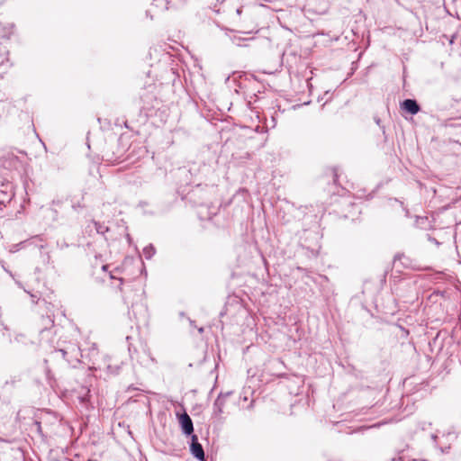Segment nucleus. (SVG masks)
<instances>
[{"label":"nucleus","mask_w":461,"mask_h":461,"mask_svg":"<svg viewBox=\"0 0 461 461\" xmlns=\"http://www.w3.org/2000/svg\"><path fill=\"white\" fill-rule=\"evenodd\" d=\"M60 353L62 357L69 364H75L79 362L80 349L77 345H69L66 348H60L57 350Z\"/></svg>","instance_id":"obj_1"},{"label":"nucleus","mask_w":461,"mask_h":461,"mask_svg":"<svg viewBox=\"0 0 461 461\" xmlns=\"http://www.w3.org/2000/svg\"><path fill=\"white\" fill-rule=\"evenodd\" d=\"M182 431L186 436L194 435V425L190 416L185 411L178 417Z\"/></svg>","instance_id":"obj_2"},{"label":"nucleus","mask_w":461,"mask_h":461,"mask_svg":"<svg viewBox=\"0 0 461 461\" xmlns=\"http://www.w3.org/2000/svg\"><path fill=\"white\" fill-rule=\"evenodd\" d=\"M191 439V452L193 456L200 461H204V451L203 446L198 442V437L192 435Z\"/></svg>","instance_id":"obj_3"},{"label":"nucleus","mask_w":461,"mask_h":461,"mask_svg":"<svg viewBox=\"0 0 461 461\" xmlns=\"http://www.w3.org/2000/svg\"><path fill=\"white\" fill-rule=\"evenodd\" d=\"M231 394V392H227L225 393H221L216 398L213 403V413L215 416H220L223 412V407L225 404L226 399Z\"/></svg>","instance_id":"obj_4"},{"label":"nucleus","mask_w":461,"mask_h":461,"mask_svg":"<svg viewBox=\"0 0 461 461\" xmlns=\"http://www.w3.org/2000/svg\"><path fill=\"white\" fill-rule=\"evenodd\" d=\"M401 105L404 111L410 113L411 114H416L420 110V105L414 99H406L402 103Z\"/></svg>","instance_id":"obj_5"},{"label":"nucleus","mask_w":461,"mask_h":461,"mask_svg":"<svg viewBox=\"0 0 461 461\" xmlns=\"http://www.w3.org/2000/svg\"><path fill=\"white\" fill-rule=\"evenodd\" d=\"M19 164L18 157L14 154L8 153L5 157V160L4 162V167L7 168H17V165Z\"/></svg>","instance_id":"obj_6"},{"label":"nucleus","mask_w":461,"mask_h":461,"mask_svg":"<svg viewBox=\"0 0 461 461\" xmlns=\"http://www.w3.org/2000/svg\"><path fill=\"white\" fill-rule=\"evenodd\" d=\"M122 157V153H121L119 156H114V154H111L109 151H106L104 155V158L106 161L112 163V164H117L121 161Z\"/></svg>","instance_id":"obj_7"},{"label":"nucleus","mask_w":461,"mask_h":461,"mask_svg":"<svg viewBox=\"0 0 461 461\" xmlns=\"http://www.w3.org/2000/svg\"><path fill=\"white\" fill-rule=\"evenodd\" d=\"M1 187V192L5 194L8 200H11L14 194L13 192V186L10 184H2Z\"/></svg>","instance_id":"obj_8"},{"label":"nucleus","mask_w":461,"mask_h":461,"mask_svg":"<svg viewBox=\"0 0 461 461\" xmlns=\"http://www.w3.org/2000/svg\"><path fill=\"white\" fill-rule=\"evenodd\" d=\"M155 254V248L152 245H149L143 249V255L147 259H150Z\"/></svg>","instance_id":"obj_9"},{"label":"nucleus","mask_w":461,"mask_h":461,"mask_svg":"<svg viewBox=\"0 0 461 461\" xmlns=\"http://www.w3.org/2000/svg\"><path fill=\"white\" fill-rule=\"evenodd\" d=\"M129 351H130L131 357L132 359H136L137 361H139L140 363L145 362L144 359H140L139 352L136 349H132L131 347H129Z\"/></svg>","instance_id":"obj_10"},{"label":"nucleus","mask_w":461,"mask_h":461,"mask_svg":"<svg viewBox=\"0 0 461 461\" xmlns=\"http://www.w3.org/2000/svg\"><path fill=\"white\" fill-rule=\"evenodd\" d=\"M94 224H95V230L97 231V233L104 234V232H106L108 230V228L102 225L100 222L94 221Z\"/></svg>","instance_id":"obj_11"},{"label":"nucleus","mask_w":461,"mask_h":461,"mask_svg":"<svg viewBox=\"0 0 461 461\" xmlns=\"http://www.w3.org/2000/svg\"><path fill=\"white\" fill-rule=\"evenodd\" d=\"M57 247L60 249H64L66 248H68V244L66 242V240H58L57 241Z\"/></svg>","instance_id":"obj_12"},{"label":"nucleus","mask_w":461,"mask_h":461,"mask_svg":"<svg viewBox=\"0 0 461 461\" xmlns=\"http://www.w3.org/2000/svg\"><path fill=\"white\" fill-rule=\"evenodd\" d=\"M141 346H142V351H143V353L147 356V357L150 358V359H151V361H153V362H154L155 360H154V358H152V357H150L149 352V348H147V346H146V345H141Z\"/></svg>","instance_id":"obj_13"},{"label":"nucleus","mask_w":461,"mask_h":461,"mask_svg":"<svg viewBox=\"0 0 461 461\" xmlns=\"http://www.w3.org/2000/svg\"><path fill=\"white\" fill-rule=\"evenodd\" d=\"M428 240L430 241L431 243H434L438 247L440 245V242H438L435 238L429 235H428Z\"/></svg>","instance_id":"obj_14"},{"label":"nucleus","mask_w":461,"mask_h":461,"mask_svg":"<svg viewBox=\"0 0 461 461\" xmlns=\"http://www.w3.org/2000/svg\"><path fill=\"white\" fill-rule=\"evenodd\" d=\"M337 179H338V173H337V169L334 168L333 169V181L335 184L337 183Z\"/></svg>","instance_id":"obj_15"},{"label":"nucleus","mask_w":461,"mask_h":461,"mask_svg":"<svg viewBox=\"0 0 461 461\" xmlns=\"http://www.w3.org/2000/svg\"><path fill=\"white\" fill-rule=\"evenodd\" d=\"M411 268L415 269V270H426L427 267H421L420 266H411Z\"/></svg>","instance_id":"obj_16"},{"label":"nucleus","mask_w":461,"mask_h":461,"mask_svg":"<svg viewBox=\"0 0 461 461\" xmlns=\"http://www.w3.org/2000/svg\"><path fill=\"white\" fill-rule=\"evenodd\" d=\"M34 425L36 426L37 428V431L38 432H41V422L39 421H35Z\"/></svg>","instance_id":"obj_17"},{"label":"nucleus","mask_w":461,"mask_h":461,"mask_svg":"<svg viewBox=\"0 0 461 461\" xmlns=\"http://www.w3.org/2000/svg\"><path fill=\"white\" fill-rule=\"evenodd\" d=\"M402 258H403V259H407V260H408V258H405L404 256H400V255L395 256L394 260H400V259H402Z\"/></svg>","instance_id":"obj_18"},{"label":"nucleus","mask_w":461,"mask_h":461,"mask_svg":"<svg viewBox=\"0 0 461 461\" xmlns=\"http://www.w3.org/2000/svg\"><path fill=\"white\" fill-rule=\"evenodd\" d=\"M431 438L434 440L436 446L438 445V442H437V438H438V436L436 434H432L431 435Z\"/></svg>","instance_id":"obj_19"},{"label":"nucleus","mask_w":461,"mask_h":461,"mask_svg":"<svg viewBox=\"0 0 461 461\" xmlns=\"http://www.w3.org/2000/svg\"><path fill=\"white\" fill-rule=\"evenodd\" d=\"M236 13L238 15H240L241 13H242V7H239L237 10H236Z\"/></svg>","instance_id":"obj_20"},{"label":"nucleus","mask_w":461,"mask_h":461,"mask_svg":"<svg viewBox=\"0 0 461 461\" xmlns=\"http://www.w3.org/2000/svg\"><path fill=\"white\" fill-rule=\"evenodd\" d=\"M447 449H449V446H448V447H440V450H441V452H443V453H444V452H447Z\"/></svg>","instance_id":"obj_21"},{"label":"nucleus","mask_w":461,"mask_h":461,"mask_svg":"<svg viewBox=\"0 0 461 461\" xmlns=\"http://www.w3.org/2000/svg\"><path fill=\"white\" fill-rule=\"evenodd\" d=\"M119 281H120V290H122V285L123 283V279L122 278H119Z\"/></svg>","instance_id":"obj_22"},{"label":"nucleus","mask_w":461,"mask_h":461,"mask_svg":"<svg viewBox=\"0 0 461 461\" xmlns=\"http://www.w3.org/2000/svg\"><path fill=\"white\" fill-rule=\"evenodd\" d=\"M4 59H2L1 62H0V67L4 66Z\"/></svg>","instance_id":"obj_23"},{"label":"nucleus","mask_w":461,"mask_h":461,"mask_svg":"<svg viewBox=\"0 0 461 461\" xmlns=\"http://www.w3.org/2000/svg\"><path fill=\"white\" fill-rule=\"evenodd\" d=\"M199 332H200V333H203V328H200V329H199Z\"/></svg>","instance_id":"obj_24"},{"label":"nucleus","mask_w":461,"mask_h":461,"mask_svg":"<svg viewBox=\"0 0 461 461\" xmlns=\"http://www.w3.org/2000/svg\"><path fill=\"white\" fill-rule=\"evenodd\" d=\"M375 122H376L377 124H379L381 120L380 119H376Z\"/></svg>","instance_id":"obj_25"},{"label":"nucleus","mask_w":461,"mask_h":461,"mask_svg":"<svg viewBox=\"0 0 461 461\" xmlns=\"http://www.w3.org/2000/svg\"><path fill=\"white\" fill-rule=\"evenodd\" d=\"M412 461H426L425 459L412 460Z\"/></svg>","instance_id":"obj_26"},{"label":"nucleus","mask_w":461,"mask_h":461,"mask_svg":"<svg viewBox=\"0 0 461 461\" xmlns=\"http://www.w3.org/2000/svg\"><path fill=\"white\" fill-rule=\"evenodd\" d=\"M106 268H107V266H103L104 270H106Z\"/></svg>","instance_id":"obj_27"}]
</instances>
